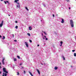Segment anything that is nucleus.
<instances>
[{"instance_id":"nucleus-1","label":"nucleus","mask_w":76,"mask_h":76,"mask_svg":"<svg viewBox=\"0 0 76 76\" xmlns=\"http://www.w3.org/2000/svg\"><path fill=\"white\" fill-rule=\"evenodd\" d=\"M70 24L71 26V27L72 28L74 27V24L73 23V20H70Z\"/></svg>"},{"instance_id":"nucleus-2","label":"nucleus","mask_w":76,"mask_h":76,"mask_svg":"<svg viewBox=\"0 0 76 76\" xmlns=\"http://www.w3.org/2000/svg\"><path fill=\"white\" fill-rule=\"evenodd\" d=\"M3 72L6 73L5 74V76H7V74L6 73H8V72L6 70V68H3Z\"/></svg>"},{"instance_id":"nucleus-3","label":"nucleus","mask_w":76,"mask_h":76,"mask_svg":"<svg viewBox=\"0 0 76 76\" xmlns=\"http://www.w3.org/2000/svg\"><path fill=\"white\" fill-rule=\"evenodd\" d=\"M3 21L2 20L1 23L0 24V27H1V26H3Z\"/></svg>"},{"instance_id":"nucleus-4","label":"nucleus","mask_w":76,"mask_h":76,"mask_svg":"<svg viewBox=\"0 0 76 76\" xmlns=\"http://www.w3.org/2000/svg\"><path fill=\"white\" fill-rule=\"evenodd\" d=\"M25 43L26 47H28L29 46H28V43L26 42H25Z\"/></svg>"},{"instance_id":"nucleus-5","label":"nucleus","mask_w":76,"mask_h":76,"mask_svg":"<svg viewBox=\"0 0 76 76\" xmlns=\"http://www.w3.org/2000/svg\"><path fill=\"white\" fill-rule=\"evenodd\" d=\"M36 70L37 72H38V74H39V75H40V72H39V70L37 69H36Z\"/></svg>"},{"instance_id":"nucleus-6","label":"nucleus","mask_w":76,"mask_h":76,"mask_svg":"<svg viewBox=\"0 0 76 76\" xmlns=\"http://www.w3.org/2000/svg\"><path fill=\"white\" fill-rule=\"evenodd\" d=\"M61 20L62 21H61V22L62 23H64V19L62 18Z\"/></svg>"},{"instance_id":"nucleus-7","label":"nucleus","mask_w":76,"mask_h":76,"mask_svg":"<svg viewBox=\"0 0 76 76\" xmlns=\"http://www.w3.org/2000/svg\"><path fill=\"white\" fill-rule=\"evenodd\" d=\"M29 30H32V27L30 26L29 27Z\"/></svg>"},{"instance_id":"nucleus-8","label":"nucleus","mask_w":76,"mask_h":76,"mask_svg":"<svg viewBox=\"0 0 76 76\" xmlns=\"http://www.w3.org/2000/svg\"><path fill=\"white\" fill-rule=\"evenodd\" d=\"M28 73H29L30 75H31L32 76H33V75H32V73L31 72L29 71Z\"/></svg>"},{"instance_id":"nucleus-9","label":"nucleus","mask_w":76,"mask_h":76,"mask_svg":"<svg viewBox=\"0 0 76 76\" xmlns=\"http://www.w3.org/2000/svg\"><path fill=\"white\" fill-rule=\"evenodd\" d=\"M60 44H61V45H60V46L61 47V46H62V44H63V42L61 41V42H60Z\"/></svg>"},{"instance_id":"nucleus-10","label":"nucleus","mask_w":76,"mask_h":76,"mask_svg":"<svg viewBox=\"0 0 76 76\" xmlns=\"http://www.w3.org/2000/svg\"><path fill=\"white\" fill-rule=\"evenodd\" d=\"M17 7L18 8H20V5L19 4L17 5Z\"/></svg>"},{"instance_id":"nucleus-11","label":"nucleus","mask_w":76,"mask_h":76,"mask_svg":"<svg viewBox=\"0 0 76 76\" xmlns=\"http://www.w3.org/2000/svg\"><path fill=\"white\" fill-rule=\"evenodd\" d=\"M58 69V67H57V66L55 67L54 68L55 70H57Z\"/></svg>"},{"instance_id":"nucleus-12","label":"nucleus","mask_w":76,"mask_h":76,"mask_svg":"<svg viewBox=\"0 0 76 76\" xmlns=\"http://www.w3.org/2000/svg\"><path fill=\"white\" fill-rule=\"evenodd\" d=\"M18 1H19V0H15V3H17V2Z\"/></svg>"},{"instance_id":"nucleus-13","label":"nucleus","mask_w":76,"mask_h":76,"mask_svg":"<svg viewBox=\"0 0 76 76\" xmlns=\"http://www.w3.org/2000/svg\"><path fill=\"white\" fill-rule=\"evenodd\" d=\"M5 60V58H3L2 59V61H4V60Z\"/></svg>"},{"instance_id":"nucleus-14","label":"nucleus","mask_w":76,"mask_h":76,"mask_svg":"<svg viewBox=\"0 0 76 76\" xmlns=\"http://www.w3.org/2000/svg\"><path fill=\"white\" fill-rule=\"evenodd\" d=\"M17 57L19 58V59H20V57L19 56H17Z\"/></svg>"},{"instance_id":"nucleus-15","label":"nucleus","mask_w":76,"mask_h":76,"mask_svg":"<svg viewBox=\"0 0 76 76\" xmlns=\"http://www.w3.org/2000/svg\"><path fill=\"white\" fill-rule=\"evenodd\" d=\"M2 39H5V37H4V36H3V37L2 38Z\"/></svg>"},{"instance_id":"nucleus-16","label":"nucleus","mask_w":76,"mask_h":76,"mask_svg":"<svg viewBox=\"0 0 76 76\" xmlns=\"http://www.w3.org/2000/svg\"><path fill=\"white\" fill-rule=\"evenodd\" d=\"M25 8L26 9V10H28H28H29L28 9V8H27V7H25Z\"/></svg>"},{"instance_id":"nucleus-17","label":"nucleus","mask_w":76,"mask_h":76,"mask_svg":"<svg viewBox=\"0 0 76 76\" xmlns=\"http://www.w3.org/2000/svg\"><path fill=\"white\" fill-rule=\"evenodd\" d=\"M62 57L63 58L64 60H65V58H64V56H63Z\"/></svg>"},{"instance_id":"nucleus-18","label":"nucleus","mask_w":76,"mask_h":76,"mask_svg":"<svg viewBox=\"0 0 76 76\" xmlns=\"http://www.w3.org/2000/svg\"><path fill=\"white\" fill-rule=\"evenodd\" d=\"M74 56H75V57H76V53H74Z\"/></svg>"},{"instance_id":"nucleus-19","label":"nucleus","mask_w":76,"mask_h":76,"mask_svg":"<svg viewBox=\"0 0 76 76\" xmlns=\"http://www.w3.org/2000/svg\"><path fill=\"white\" fill-rule=\"evenodd\" d=\"M14 61H17V59H16V58H14Z\"/></svg>"},{"instance_id":"nucleus-20","label":"nucleus","mask_w":76,"mask_h":76,"mask_svg":"<svg viewBox=\"0 0 76 76\" xmlns=\"http://www.w3.org/2000/svg\"><path fill=\"white\" fill-rule=\"evenodd\" d=\"M18 26H15V28H16V29H18Z\"/></svg>"},{"instance_id":"nucleus-21","label":"nucleus","mask_w":76,"mask_h":76,"mask_svg":"<svg viewBox=\"0 0 76 76\" xmlns=\"http://www.w3.org/2000/svg\"><path fill=\"white\" fill-rule=\"evenodd\" d=\"M42 33L44 32V33L45 34V35H47V34H46V33L45 32L42 31Z\"/></svg>"},{"instance_id":"nucleus-22","label":"nucleus","mask_w":76,"mask_h":76,"mask_svg":"<svg viewBox=\"0 0 76 76\" xmlns=\"http://www.w3.org/2000/svg\"><path fill=\"white\" fill-rule=\"evenodd\" d=\"M27 35H28V36H31V34L29 33H28Z\"/></svg>"},{"instance_id":"nucleus-23","label":"nucleus","mask_w":76,"mask_h":76,"mask_svg":"<svg viewBox=\"0 0 76 76\" xmlns=\"http://www.w3.org/2000/svg\"><path fill=\"white\" fill-rule=\"evenodd\" d=\"M4 2L5 4H7V3H6V1H4Z\"/></svg>"},{"instance_id":"nucleus-24","label":"nucleus","mask_w":76,"mask_h":76,"mask_svg":"<svg viewBox=\"0 0 76 76\" xmlns=\"http://www.w3.org/2000/svg\"><path fill=\"white\" fill-rule=\"evenodd\" d=\"M29 42H32V40H29Z\"/></svg>"},{"instance_id":"nucleus-25","label":"nucleus","mask_w":76,"mask_h":76,"mask_svg":"<svg viewBox=\"0 0 76 76\" xmlns=\"http://www.w3.org/2000/svg\"><path fill=\"white\" fill-rule=\"evenodd\" d=\"M3 64H4V61H2Z\"/></svg>"},{"instance_id":"nucleus-26","label":"nucleus","mask_w":76,"mask_h":76,"mask_svg":"<svg viewBox=\"0 0 76 76\" xmlns=\"http://www.w3.org/2000/svg\"><path fill=\"white\" fill-rule=\"evenodd\" d=\"M17 75H19V72H18Z\"/></svg>"},{"instance_id":"nucleus-27","label":"nucleus","mask_w":76,"mask_h":76,"mask_svg":"<svg viewBox=\"0 0 76 76\" xmlns=\"http://www.w3.org/2000/svg\"><path fill=\"white\" fill-rule=\"evenodd\" d=\"M3 76H4V73H3V75H2Z\"/></svg>"},{"instance_id":"nucleus-28","label":"nucleus","mask_w":76,"mask_h":76,"mask_svg":"<svg viewBox=\"0 0 76 76\" xmlns=\"http://www.w3.org/2000/svg\"><path fill=\"white\" fill-rule=\"evenodd\" d=\"M6 3H9V1H6Z\"/></svg>"},{"instance_id":"nucleus-29","label":"nucleus","mask_w":76,"mask_h":76,"mask_svg":"<svg viewBox=\"0 0 76 76\" xmlns=\"http://www.w3.org/2000/svg\"><path fill=\"white\" fill-rule=\"evenodd\" d=\"M72 52H75V50H72Z\"/></svg>"},{"instance_id":"nucleus-30","label":"nucleus","mask_w":76,"mask_h":76,"mask_svg":"<svg viewBox=\"0 0 76 76\" xmlns=\"http://www.w3.org/2000/svg\"><path fill=\"white\" fill-rule=\"evenodd\" d=\"M23 73H24V74H25V71H23Z\"/></svg>"},{"instance_id":"nucleus-31","label":"nucleus","mask_w":76,"mask_h":76,"mask_svg":"<svg viewBox=\"0 0 76 76\" xmlns=\"http://www.w3.org/2000/svg\"><path fill=\"white\" fill-rule=\"evenodd\" d=\"M14 41H15V42H17V40H14Z\"/></svg>"},{"instance_id":"nucleus-32","label":"nucleus","mask_w":76,"mask_h":76,"mask_svg":"<svg viewBox=\"0 0 76 76\" xmlns=\"http://www.w3.org/2000/svg\"><path fill=\"white\" fill-rule=\"evenodd\" d=\"M22 63H21V64H19V65H20V66H21V65H22Z\"/></svg>"},{"instance_id":"nucleus-33","label":"nucleus","mask_w":76,"mask_h":76,"mask_svg":"<svg viewBox=\"0 0 76 76\" xmlns=\"http://www.w3.org/2000/svg\"><path fill=\"white\" fill-rule=\"evenodd\" d=\"M12 35V36H13V38H14V34H13Z\"/></svg>"},{"instance_id":"nucleus-34","label":"nucleus","mask_w":76,"mask_h":76,"mask_svg":"<svg viewBox=\"0 0 76 76\" xmlns=\"http://www.w3.org/2000/svg\"><path fill=\"white\" fill-rule=\"evenodd\" d=\"M45 39L46 40H48V39L47 38H46Z\"/></svg>"},{"instance_id":"nucleus-35","label":"nucleus","mask_w":76,"mask_h":76,"mask_svg":"<svg viewBox=\"0 0 76 76\" xmlns=\"http://www.w3.org/2000/svg\"><path fill=\"white\" fill-rule=\"evenodd\" d=\"M53 17H54V14H53Z\"/></svg>"},{"instance_id":"nucleus-36","label":"nucleus","mask_w":76,"mask_h":76,"mask_svg":"<svg viewBox=\"0 0 76 76\" xmlns=\"http://www.w3.org/2000/svg\"><path fill=\"white\" fill-rule=\"evenodd\" d=\"M15 23H18V21H15Z\"/></svg>"},{"instance_id":"nucleus-37","label":"nucleus","mask_w":76,"mask_h":76,"mask_svg":"<svg viewBox=\"0 0 76 76\" xmlns=\"http://www.w3.org/2000/svg\"><path fill=\"white\" fill-rule=\"evenodd\" d=\"M1 37H2L0 35V37L1 38Z\"/></svg>"},{"instance_id":"nucleus-38","label":"nucleus","mask_w":76,"mask_h":76,"mask_svg":"<svg viewBox=\"0 0 76 76\" xmlns=\"http://www.w3.org/2000/svg\"><path fill=\"white\" fill-rule=\"evenodd\" d=\"M39 45H37V47H39Z\"/></svg>"},{"instance_id":"nucleus-39","label":"nucleus","mask_w":76,"mask_h":76,"mask_svg":"<svg viewBox=\"0 0 76 76\" xmlns=\"http://www.w3.org/2000/svg\"><path fill=\"white\" fill-rule=\"evenodd\" d=\"M0 65H1V63L0 62V67H1V66H0Z\"/></svg>"},{"instance_id":"nucleus-40","label":"nucleus","mask_w":76,"mask_h":76,"mask_svg":"<svg viewBox=\"0 0 76 76\" xmlns=\"http://www.w3.org/2000/svg\"><path fill=\"white\" fill-rule=\"evenodd\" d=\"M44 37H45V38H46V36H44Z\"/></svg>"},{"instance_id":"nucleus-41","label":"nucleus","mask_w":76,"mask_h":76,"mask_svg":"<svg viewBox=\"0 0 76 76\" xmlns=\"http://www.w3.org/2000/svg\"><path fill=\"white\" fill-rule=\"evenodd\" d=\"M66 1H69V0H66Z\"/></svg>"},{"instance_id":"nucleus-42","label":"nucleus","mask_w":76,"mask_h":76,"mask_svg":"<svg viewBox=\"0 0 76 76\" xmlns=\"http://www.w3.org/2000/svg\"><path fill=\"white\" fill-rule=\"evenodd\" d=\"M21 68H22V69H23V67H21Z\"/></svg>"},{"instance_id":"nucleus-43","label":"nucleus","mask_w":76,"mask_h":76,"mask_svg":"<svg viewBox=\"0 0 76 76\" xmlns=\"http://www.w3.org/2000/svg\"><path fill=\"white\" fill-rule=\"evenodd\" d=\"M17 3L18 4H19V3Z\"/></svg>"},{"instance_id":"nucleus-44","label":"nucleus","mask_w":76,"mask_h":76,"mask_svg":"<svg viewBox=\"0 0 76 76\" xmlns=\"http://www.w3.org/2000/svg\"><path fill=\"white\" fill-rule=\"evenodd\" d=\"M42 36H43V34L42 33Z\"/></svg>"},{"instance_id":"nucleus-45","label":"nucleus","mask_w":76,"mask_h":76,"mask_svg":"<svg viewBox=\"0 0 76 76\" xmlns=\"http://www.w3.org/2000/svg\"><path fill=\"white\" fill-rule=\"evenodd\" d=\"M69 10L70 9V7H69Z\"/></svg>"},{"instance_id":"nucleus-46","label":"nucleus","mask_w":76,"mask_h":76,"mask_svg":"<svg viewBox=\"0 0 76 76\" xmlns=\"http://www.w3.org/2000/svg\"><path fill=\"white\" fill-rule=\"evenodd\" d=\"M43 39H45V38H44V37H43Z\"/></svg>"},{"instance_id":"nucleus-47","label":"nucleus","mask_w":76,"mask_h":76,"mask_svg":"<svg viewBox=\"0 0 76 76\" xmlns=\"http://www.w3.org/2000/svg\"><path fill=\"white\" fill-rule=\"evenodd\" d=\"M8 16H10V15H9Z\"/></svg>"},{"instance_id":"nucleus-48","label":"nucleus","mask_w":76,"mask_h":76,"mask_svg":"<svg viewBox=\"0 0 76 76\" xmlns=\"http://www.w3.org/2000/svg\"><path fill=\"white\" fill-rule=\"evenodd\" d=\"M44 7H45V5H44Z\"/></svg>"},{"instance_id":"nucleus-49","label":"nucleus","mask_w":76,"mask_h":76,"mask_svg":"<svg viewBox=\"0 0 76 76\" xmlns=\"http://www.w3.org/2000/svg\"><path fill=\"white\" fill-rule=\"evenodd\" d=\"M1 71H0V74H1Z\"/></svg>"},{"instance_id":"nucleus-50","label":"nucleus","mask_w":76,"mask_h":76,"mask_svg":"<svg viewBox=\"0 0 76 76\" xmlns=\"http://www.w3.org/2000/svg\"><path fill=\"white\" fill-rule=\"evenodd\" d=\"M1 1H3V0H1Z\"/></svg>"},{"instance_id":"nucleus-51","label":"nucleus","mask_w":76,"mask_h":76,"mask_svg":"<svg viewBox=\"0 0 76 76\" xmlns=\"http://www.w3.org/2000/svg\"><path fill=\"white\" fill-rule=\"evenodd\" d=\"M41 64H42V65H43V64H42V63H41Z\"/></svg>"},{"instance_id":"nucleus-52","label":"nucleus","mask_w":76,"mask_h":76,"mask_svg":"<svg viewBox=\"0 0 76 76\" xmlns=\"http://www.w3.org/2000/svg\"><path fill=\"white\" fill-rule=\"evenodd\" d=\"M8 4H10V3H8Z\"/></svg>"},{"instance_id":"nucleus-53","label":"nucleus","mask_w":76,"mask_h":76,"mask_svg":"<svg viewBox=\"0 0 76 76\" xmlns=\"http://www.w3.org/2000/svg\"><path fill=\"white\" fill-rule=\"evenodd\" d=\"M1 66H0V69H1Z\"/></svg>"},{"instance_id":"nucleus-54","label":"nucleus","mask_w":76,"mask_h":76,"mask_svg":"<svg viewBox=\"0 0 76 76\" xmlns=\"http://www.w3.org/2000/svg\"><path fill=\"white\" fill-rule=\"evenodd\" d=\"M41 21H42V20H41Z\"/></svg>"},{"instance_id":"nucleus-55","label":"nucleus","mask_w":76,"mask_h":76,"mask_svg":"<svg viewBox=\"0 0 76 76\" xmlns=\"http://www.w3.org/2000/svg\"><path fill=\"white\" fill-rule=\"evenodd\" d=\"M72 67V66H71Z\"/></svg>"},{"instance_id":"nucleus-56","label":"nucleus","mask_w":76,"mask_h":76,"mask_svg":"<svg viewBox=\"0 0 76 76\" xmlns=\"http://www.w3.org/2000/svg\"><path fill=\"white\" fill-rule=\"evenodd\" d=\"M75 1H76V0H75Z\"/></svg>"}]
</instances>
